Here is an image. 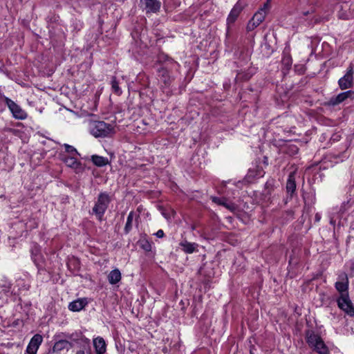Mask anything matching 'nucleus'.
Wrapping results in <instances>:
<instances>
[{"label":"nucleus","instance_id":"23","mask_svg":"<svg viewBox=\"0 0 354 354\" xmlns=\"http://www.w3.org/2000/svg\"><path fill=\"white\" fill-rule=\"evenodd\" d=\"M133 218H134L133 212H129V214L127 216V223H126L125 227H124V230H125L126 233L129 232L130 230L132 229V224H133Z\"/></svg>","mask_w":354,"mask_h":354},{"label":"nucleus","instance_id":"15","mask_svg":"<svg viewBox=\"0 0 354 354\" xmlns=\"http://www.w3.org/2000/svg\"><path fill=\"white\" fill-rule=\"evenodd\" d=\"M86 304V299H78L69 304L68 309L73 312H78L83 309Z\"/></svg>","mask_w":354,"mask_h":354},{"label":"nucleus","instance_id":"17","mask_svg":"<svg viewBox=\"0 0 354 354\" xmlns=\"http://www.w3.org/2000/svg\"><path fill=\"white\" fill-rule=\"evenodd\" d=\"M93 346L97 354H104L106 352V344L102 337H97L93 339Z\"/></svg>","mask_w":354,"mask_h":354},{"label":"nucleus","instance_id":"7","mask_svg":"<svg viewBox=\"0 0 354 354\" xmlns=\"http://www.w3.org/2000/svg\"><path fill=\"white\" fill-rule=\"evenodd\" d=\"M353 68L350 66L346 71V73L341 77L338 84L341 89L344 90L350 88L353 86Z\"/></svg>","mask_w":354,"mask_h":354},{"label":"nucleus","instance_id":"21","mask_svg":"<svg viewBox=\"0 0 354 354\" xmlns=\"http://www.w3.org/2000/svg\"><path fill=\"white\" fill-rule=\"evenodd\" d=\"M91 160L97 167H103L109 164V160L106 158L97 155L92 156Z\"/></svg>","mask_w":354,"mask_h":354},{"label":"nucleus","instance_id":"6","mask_svg":"<svg viewBox=\"0 0 354 354\" xmlns=\"http://www.w3.org/2000/svg\"><path fill=\"white\" fill-rule=\"evenodd\" d=\"M337 304L339 308L346 312L350 315H354V308L352 306L351 301L349 299L348 294L344 293L343 295H340L337 299Z\"/></svg>","mask_w":354,"mask_h":354},{"label":"nucleus","instance_id":"27","mask_svg":"<svg viewBox=\"0 0 354 354\" xmlns=\"http://www.w3.org/2000/svg\"><path fill=\"white\" fill-rule=\"evenodd\" d=\"M10 291V287L9 286H2L0 287V299L3 297L4 295H6L8 292Z\"/></svg>","mask_w":354,"mask_h":354},{"label":"nucleus","instance_id":"11","mask_svg":"<svg viewBox=\"0 0 354 354\" xmlns=\"http://www.w3.org/2000/svg\"><path fill=\"white\" fill-rule=\"evenodd\" d=\"M43 337L39 334L35 335L30 339L26 348L28 354H37V350L42 343Z\"/></svg>","mask_w":354,"mask_h":354},{"label":"nucleus","instance_id":"5","mask_svg":"<svg viewBox=\"0 0 354 354\" xmlns=\"http://www.w3.org/2000/svg\"><path fill=\"white\" fill-rule=\"evenodd\" d=\"M5 102L10 111L12 113V115L15 118L18 120H24L27 118V113L25 111H24L18 104H17L12 100L6 97Z\"/></svg>","mask_w":354,"mask_h":354},{"label":"nucleus","instance_id":"33","mask_svg":"<svg viewBox=\"0 0 354 354\" xmlns=\"http://www.w3.org/2000/svg\"><path fill=\"white\" fill-rule=\"evenodd\" d=\"M142 247L147 251H149L151 250V246H150V245L149 243H147L146 245H144Z\"/></svg>","mask_w":354,"mask_h":354},{"label":"nucleus","instance_id":"31","mask_svg":"<svg viewBox=\"0 0 354 354\" xmlns=\"http://www.w3.org/2000/svg\"><path fill=\"white\" fill-rule=\"evenodd\" d=\"M165 235V233L163 232V230H159L157 231V232L156 233V236L158 237V238H162Z\"/></svg>","mask_w":354,"mask_h":354},{"label":"nucleus","instance_id":"9","mask_svg":"<svg viewBox=\"0 0 354 354\" xmlns=\"http://www.w3.org/2000/svg\"><path fill=\"white\" fill-rule=\"evenodd\" d=\"M354 91L349 90L338 94L337 96L331 97L328 101V104L336 106L345 102L347 99H353Z\"/></svg>","mask_w":354,"mask_h":354},{"label":"nucleus","instance_id":"26","mask_svg":"<svg viewBox=\"0 0 354 354\" xmlns=\"http://www.w3.org/2000/svg\"><path fill=\"white\" fill-rule=\"evenodd\" d=\"M225 208L229 209L232 212H235L237 209V206L234 203L228 201L227 198H225V204H223V205Z\"/></svg>","mask_w":354,"mask_h":354},{"label":"nucleus","instance_id":"18","mask_svg":"<svg viewBox=\"0 0 354 354\" xmlns=\"http://www.w3.org/2000/svg\"><path fill=\"white\" fill-rule=\"evenodd\" d=\"M242 10V6L240 5V3L238 2L234 7L231 10L230 15H228V17L227 19L228 24H232L234 23L236 19H237L239 15L240 14L241 11Z\"/></svg>","mask_w":354,"mask_h":354},{"label":"nucleus","instance_id":"12","mask_svg":"<svg viewBox=\"0 0 354 354\" xmlns=\"http://www.w3.org/2000/svg\"><path fill=\"white\" fill-rule=\"evenodd\" d=\"M270 1L267 0L263 6L253 16L252 19L256 22V24L262 23L270 8Z\"/></svg>","mask_w":354,"mask_h":354},{"label":"nucleus","instance_id":"1","mask_svg":"<svg viewBox=\"0 0 354 354\" xmlns=\"http://www.w3.org/2000/svg\"><path fill=\"white\" fill-rule=\"evenodd\" d=\"M89 131L95 138L109 137L115 133L111 124L103 121H92L89 123Z\"/></svg>","mask_w":354,"mask_h":354},{"label":"nucleus","instance_id":"20","mask_svg":"<svg viewBox=\"0 0 354 354\" xmlns=\"http://www.w3.org/2000/svg\"><path fill=\"white\" fill-rule=\"evenodd\" d=\"M295 172H291L287 180L286 183V189L288 193H290L291 194L294 193L296 189V183H295Z\"/></svg>","mask_w":354,"mask_h":354},{"label":"nucleus","instance_id":"22","mask_svg":"<svg viewBox=\"0 0 354 354\" xmlns=\"http://www.w3.org/2000/svg\"><path fill=\"white\" fill-rule=\"evenodd\" d=\"M336 289L340 292V295L348 293V284L346 282L337 281L335 283Z\"/></svg>","mask_w":354,"mask_h":354},{"label":"nucleus","instance_id":"32","mask_svg":"<svg viewBox=\"0 0 354 354\" xmlns=\"http://www.w3.org/2000/svg\"><path fill=\"white\" fill-rule=\"evenodd\" d=\"M339 17L343 19H348V15H344V14H339Z\"/></svg>","mask_w":354,"mask_h":354},{"label":"nucleus","instance_id":"29","mask_svg":"<svg viewBox=\"0 0 354 354\" xmlns=\"http://www.w3.org/2000/svg\"><path fill=\"white\" fill-rule=\"evenodd\" d=\"M212 201L216 204L223 205V204H225V198L213 197Z\"/></svg>","mask_w":354,"mask_h":354},{"label":"nucleus","instance_id":"24","mask_svg":"<svg viewBox=\"0 0 354 354\" xmlns=\"http://www.w3.org/2000/svg\"><path fill=\"white\" fill-rule=\"evenodd\" d=\"M64 147L66 152L69 154L68 156H80V153L74 147L68 144H64Z\"/></svg>","mask_w":354,"mask_h":354},{"label":"nucleus","instance_id":"8","mask_svg":"<svg viewBox=\"0 0 354 354\" xmlns=\"http://www.w3.org/2000/svg\"><path fill=\"white\" fill-rule=\"evenodd\" d=\"M140 6L147 13L159 11L161 2L159 0H140Z\"/></svg>","mask_w":354,"mask_h":354},{"label":"nucleus","instance_id":"28","mask_svg":"<svg viewBox=\"0 0 354 354\" xmlns=\"http://www.w3.org/2000/svg\"><path fill=\"white\" fill-rule=\"evenodd\" d=\"M259 24H256V22L252 19L247 26V29L248 31H251L254 30L256 27H257Z\"/></svg>","mask_w":354,"mask_h":354},{"label":"nucleus","instance_id":"2","mask_svg":"<svg viewBox=\"0 0 354 354\" xmlns=\"http://www.w3.org/2000/svg\"><path fill=\"white\" fill-rule=\"evenodd\" d=\"M110 201L111 198L107 193L102 192L99 194L97 200L93 207V212L97 216L99 220L102 219Z\"/></svg>","mask_w":354,"mask_h":354},{"label":"nucleus","instance_id":"34","mask_svg":"<svg viewBox=\"0 0 354 354\" xmlns=\"http://www.w3.org/2000/svg\"><path fill=\"white\" fill-rule=\"evenodd\" d=\"M321 219V215L319 214H316L315 215V221H319Z\"/></svg>","mask_w":354,"mask_h":354},{"label":"nucleus","instance_id":"30","mask_svg":"<svg viewBox=\"0 0 354 354\" xmlns=\"http://www.w3.org/2000/svg\"><path fill=\"white\" fill-rule=\"evenodd\" d=\"M283 62L287 65L288 66H290L292 64V59L291 57L289 56H287L283 59Z\"/></svg>","mask_w":354,"mask_h":354},{"label":"nucleus","instance_id":"19","mask_svg":"<svg viewBox=\"0 0 354 354\" xmlns=\"http://www.w3.org/2000/svg\"><path fill=\"white\" fill-rule=\"evenodd\" d=\"M78 343L81 345V349L76 352V354H85V351H90V340L84 337L79 339Z\"/></svg>","mask_w":354,"mask_h":354},{"label":"nucleus","instance_id":"25","mask_svg":"<svg viewBox=\"0 0 354 354\" xmlns=\"http://www.w3.org/2000/svg\"><path fill=\"white\" fill-rule=\"evenodd\" d=\"M111 88L113 91L118 95H120L122 93V90L119 87L118 82H117L115 77H113L111 80Z\"/></svg>","mask_w":354,"mask_h":354},{"label":"nucleus","instance_id":"14","mask_svg":"<svg viewBox=\"0 0 354 354\" xmlns=\"http://www.w3.org/2000/svg\"><path fill=\"white\" fill-rule=\"evenodd\" d=\"M182 250L187 254H192L198 251V245L196 243H191L187 240H183L179 243Z\"/></svg>","mask_w":354,"mask_h":354},{"label":"nucleus","instance_id":"16","mask_svg":"<svg viewBox=\"0 0 354 354\" xmlns=\"http://www.w3.org/2000/svg\"><path fill=\"white\" fill-rule=\"evenodd\" d=\"M107 277L109 283L111 285H115L120 281L122 274L119 269L115 268L109 272Z\"/></svg>","mask_w":354,"mask_h":354},{"label":"nucleus","instance_id":"10","mask_svg":"<svg viewBox=\"0 0 354 354\" xmlns=\"http://www.w3.org/2000/svg\"><path fill=\"white\" fill-rule=\"evenodd\" d=\"M78 156H68L62 158V161L68 167L72 168L76 173H79L83 170L82 165L77 160Z\"/></svg>","mask_w":354,"mask_h":354},{"label":"nucleus","instance_id":"3","mask_svg":"<svg viewBox=\"0 0 354 354\" xmlns=\"http://www.w3.org/2000/svg\"><path fill=\"white\" fill-rule=\"evenodd\" d=\"M307 342L308 345L313 348L319 354H329L328 349L324 344L322 339L315 333L307 335Z\"/></svg>","mask_w":354,"mask_h":354},{"label":"nucleus","instance_id":"4","mask_svg":"<svg viewBox=\"0 0 354 354\" xmlns=\"http://www.w3.org/2000/svg\"><path fill=\"white\" fill-rule=\"evenodd\" d=\"M67 335L64 333H57L54 336L55 342L52 348V353H58L64 350L68 351L71 347L72 344L71 342L66 339H62V337H66Z\"/></svg>","mask_w":354,"mask_h":354},{"label":"nucleus","instance_id":"13","mask_svg":"<svg viewBox=\"0 0 354 354\" xmlns=\"http://www.w3.org/2000/svg\"><path fill=\"white\" fill-rule=\"evenodd\" d=\"M158 81L162 86L167 87L171 82V77L169 71L165 66L160 68L158 71Z\"/></svg>","mask_w":354,"mask_h":354}]
</instances>
